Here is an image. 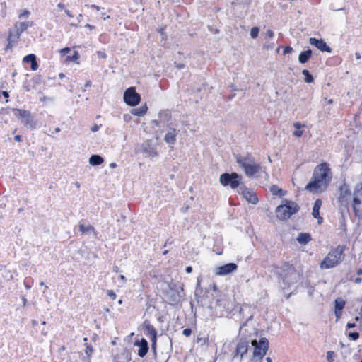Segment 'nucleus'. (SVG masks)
I'll return each mask as SVG.
<instances>
[{
  "label": "nucleus",
  "instance_id": "f257e3e1",
  "mask_svg": "<svg viewBox=\"0 0 362 362\" xmlns=\"http://www.w3.org/2000/svg\"><path fill=\"white\" fill-rule=\"evenodd\" d=\"M332 177L329 165L326 162L319 164L315 168L312 179L305 189L311 192H323L330 183Z\"/></svg>",
  "mask_w": 362,
  "mask_h": 362
},
{
  "label": "nucleus",
  "instance_id": "f03ea898",
  "mask_svg": "<svg viewBox=\"0 0 362 362\" xmlns=\"http://www.w3.org/2000/svg\"><path fill=\"white\" fill-rule=\"evenodd\" d=\"M276 272L282 280L284 284L283 288H288L300 279L299 272L291 264H284L278 269Z\"/></svg>",
  "mask_w": 362,
  "mask_h": 362
},
{
  "label": "nucleus",
  "instance_id": "7ed1b4c3",
  "mask_svg": "<svg viewBox=\"0 0 362 362\" xmlns=\"http://www.w3.org/2000/svg\"><path fill=\"white\" fill-rule=\"evenodd\" d=\"M235 160L239 166L243 168L248 177H252L262 170L260 164L255 163L254 158L249 154L237 155Z\"/></svg>",
  "mask_w": 362,
  "mask_h": 362
},
{
  "label": "nucleus",
  "instance_id": "20e7f679",
  "mask_svg": "<svg viewBox=\"0 0 362 362\" xmlns=\"http://www.w3.org/2000/svg\"><path fill=\"white\" fill-rule=\"evenodd\" d=\"M345 247L338 245L332 250L320 263L321 269H330L337 266L344 259Z\"/></svg>",
  "mask_w": 362,
  "mask_h": 362
},
{
  "label": "nucleus",
  "instance_id": "39448f33",
  "mask_svg": "<svg viewBox=\"0 0 362 362\" xmlns=\"http://www.w3.org/2000/svg\"><path fill=\"white\" fill-rule=\"evenodd\" d=\"M33 23L32 21H17L14 24L13 30L9 31L6 49H11L19 40L21 33L25 31L28 28L33 27Z\"/></svg>",
  "mask_w": 362,
  "mask_h": 362
},
{
  "label": "nucleus",
  "instance_id": "423d86ee",
  "mask_svg": "<svg viewBox=\"0 0 362 362\" xmlns=\"http://www.w3.org/2000/svg\"><path fill=\"white\" fill-rule=\"evenodd\" d=\"M299 206L293 202L284 200L283 204L276 209V217L280 220L288 219L293 214L297 213Z\"/></svg>",
  "mask_w": 362,
  "mask_h": 362
},
{
  "label": "nucleus",
  "instance_id": "0eeeda50",
  "mask_svg": "<svg viewBox=\"0 0 362 362\" xmlns=\"http://www.w3.org/2000/svg\"><path fill=\"white\" fill-rule=\"evenodd\" d=\"M352 208L354 215L359 219H362V183L357 184L352 200Z\"/></svg>",
  "mask_w": 362,
  "mask_h": 362
},
{
  "label": "nucleus",
  "instance_id": "6e6552de",
  "mask_svg": "<svg viewBox=\"0 0 362 362\" xmlns=\"http://www.w3.org/2000/svg\"><path fill=\"white\" fill-rule=\"evenodd\" d=\"M242 176L236 173H225L220 175L219 182L224 186H230L232 189H236L241 183Z\"/></svg>",
  "mask_w": 362,
  "mask_h": 362
},
{
  "label": "nucleus",
  "instance_id": "1a4fd4ad",
  "mask_svg": "<svg viewBox=\"0 0 362 362\" xmlns=\"http://www.w3.org/2000/svg\"><path fill=\"white\" fill-rule=\"evenodd\" d=\"M14 115L21 120V123L23 124L27 128L33 129L36 126V121L34 119L31 113L29 111L13 109V110Z\"/></svg>",
  "mask_w": 362,
  "mask_h": 362
},
{
  "label": "nucleus",
  "instance_id": "9d476101",
  "mask_svg": "<svg viewBox=\"0 0 362 362\" xmlns=\"http://www.w3.org/2000/svg\"><path fill=\"white\" fill-rule=\"evenodd\" d=\"M252 345L254 346V357H257L261 359L267 353L269 347V341L266 338H262L259 342L256 340L252 341Z\"/></svg>",
  "mask_w": 362,
  "mask_h": 362
},
{
  "label": "nucleus",
  "instance_id": "9b49d317",
  "mask_svg": "<svg viewBox=\"0 0 362 362\" xmlns=\"http://www.w3.org/2000/svg\"><path fill=\"white\" fill-rule=\"evenodd\" d=\"M124 102L130 106H135L138 105L141 100V96L136 92L134 87L127 88L124 93Z\"/></svg>",
  "mask_w": 362,
  "mask_h": 362
},
{
  "label": "nucleus",
  "instance_id": "f8f14e48",
  "mask_svg": "<svg viewBox=\"0 0 362 362\" xmlns=\"http://www.w3.org/2000/svg\"><path fill=\"white\" fill-rule=\"evenodd\" d=\"M168 132L164 136V141L171 147L173 148V145L176 142V137L180 132L179 129H176L171 127L170 124L168 126Z\"/></svg>",
  "mask_w": 362,
  "mask_h": 362
},
{
  "label": "nucleus",
  "instance_id": "ddd939ff",
  "mask_svg": "<svg viewBox=\"0 0 362 362\" xmlns=\"http://www.w3.org/2000/svg\"><path fill=\"white\" fill-rule=\"evenodd\" d=\"M238 266L235 263H228L224 265L218 267L216 269V274L219 276H225L235 272Z\"/></svg>",
  "mask_w": 362,
  "mask_h": 362
},
{
  "label": "nucleus",
  "instance_id": "4468645a",
  "mask_svg": "<svg viewBox=\"0 0 362 362\" xmlns=\"http://www.w3.org/2000/svg\"><path fill=\"white\" fill-rule=\"evenodd\" d=\"M339 202L343 204H347L348 201L350 199L351 192L349 186L344 183L339 188Z\"/></svg>",
  "mask_w": 362,
  "mask_h": 362
},
{
  "label": "nucleus",
  "instance_id": "2eb2a0df",
  "mask_svg": "<svg viewBox=\"0 0 362 362\" xmlns=\"http://www.w3.org/2000/svg\"><path fill=\"white\" fill-rule=\"evenodd\" d=\"M240 190L241 191V194L244 197V198L249 202L252 204H256L258 202V198L256 194L251 189L245 187H240Z\"/></svg>",
  "mask_w": 362,
  "mask_h": 362
},
{
  "label": "nucleus",
  "instance_id": "dca6fc26",
  "mask_svg": "<svg viewBox=\"0 0 362 362\" xmlns=\"http://www.w3.org/2000/svg\"><path fill=\"white\" fill-rule=\"evenodd\" d=\"M309 42L311 45L316 47L321 52H331V48L326 44L322 39H316L310 37Z\"/></svg>",
  "mask_w": 362,
  "mask_h": 362
},
{
  "label": "nucleus",
  "instance_id": "f3484780",
  "mask_svg": "<svg viewBox=\"0 0 362 362\" xmlns=\"http://www.w3.org/2000/svg\"><path fill=\"white\" fill-rule=\"evenodd\" d=\"M135 346L139 347L138 350V355L139 357H144L148 351V344L145 339H141V341H137L134 344Z\"/></svg>",
  "mask_w": 362,
  "mask_h": 362
},
{
  "label": "nucleus",
  "instance_id": "a211bd4d",
  "mask_svg": "<svg viewBox=\"0 0 362 362\" xmlns=\"http://www.w3.org/2000/svg\"><path fill=\"white\" fill-rule=\"evenodd\" d=\"M142 151L148 156L155 157L158 155L157 150L150 141H145L142 145Z\"/></svg>",
  "mask_w": 362,
  "mask_h": 362
},
{
  "label": "nucleus",
  "instance_id": "6ab92c4d",
  "mask_svg": "<svg viewBox=\"0 0 362 362\" xmlns=\"http://www.w3.org/2000/svg\"><path fill=\"white\" fill-rule=\"evenodd\" d=\"M249 346V342L246 340H241L237 344L235 349V356H240V358L247 353Z\"/></svg>",
  "mask_w": 362,
  "mask_h": 362
},
{
  "label": "nucleus",
  "instance_id": "aec40b11",
  "mask_svg": "<svg viewBox=\"0 0 362 362\" xmlns=\"http://www.w3.org/2000/svg\"><path fill=\"white\" fill-rule=\"evenodd\" d=\"M322 206V201L320 199L315 200L314 206L313 207L312 215L315 218H317L318 223L320 224L322 222V218L320 216V209Z\"/></svg>",
  "mask_w": 362,
  "mask_h": 362
},
{
  "label": "nucleus",
  "instance_id": "412c9836",
  "mask_svg": "<svg viewBox=\"0 0 362 362\" xmlns=\"http://www.w3.org/2000/svg\"><path fill=\"white\" fill-rule=\"evenodd\" d=\"M312 55V51L308 49L306 51L302 52L298 57V61L301 64H304L308 61Z\"/></svg>",
  "mask_w": 362,
  "mask_h": 362
},
{
  "label": "nucleus",
  "instance_id": "4be33fe9",
  "mask_svg": "<svg viewBox=\"0 0 362 362\" xmlns=\"http://www.w3.org/2000/svg\"><path fill=\"white\" fill-rule=\"evenodd\" d=\"M103 158L99 155H92L89 158V163L91 165H99L103 163Z\"/></svg>",
  "mask_w": 362,
  "mask_h": 362
},
{
  "label": "nucleus",
  "instance_id": "5701e85b",
  "mask_svg": "<svg viewBox=\"0 0 362 362\" xmlns=\"http://www.w3.org/2000/svg\"><path fill=\"white\" fill-rule=\"evenodd\" d=\"M147 110H148V107L145 105H142L138 108L132 109L131 113L132 115H134L136 116H143L146 112Z\"/></svg>",
  "mask_w": 362,
  "mask_h": 362
},
{
  "label": "nucleus",
  "instance_id": "b1692460",
  "mask_svg": "<svg viewBox=\"0 0 362 362\" xmlns=\"http://www.w3.org/2000/svg\"><path fill=\"white\" fill-rule=\"evenodd\" d=\"M311 240L310 235L308 233H300L298 234L297 240L300 244H307Z\"/></svg>",
  "mask_w": 362,
  "mask_h": 362
},
{
  "label": "nucleus",
  "instance_id": "393cba45",
  "mask_svg": "<svg viewBox=\"0 0 362 362\" xmlns=\"http://www.w3.org/2000/svg\"><path fill=\"white\" fill-rule=\"evenodd\" d=\"M270 192L273 195H278L279 197H283L285 195V192L282 190V189L279 188L277 185H272L270 187Z\"/></svg>",
  "mask_w": 362,
  "mask_h": 362
},
{
  "label": "nucleus",
  "instance_id": "a878e982",
  "mask_svg": "<svg viewBox=\"0 0 362 362\" xmlns=\"http://www.w3.org/2000/svg\"><path fill=\"white\" fill-rule=\"evenodd\" d=\"M170 117V112L168 110H163L160 112L158 118L162 122H167Z\"/></svg>",
  "mask_w": 362,
  "mask_h": 362
},
{
  "label": "nucleus",
  "instance_id": "bb28decb",
  "mask_svg": "<svg viewBox=\"0 0 362 362\" xmlns=\"http://www.w3.org/2000/svg\"><path fill=\"white\" fill-rule=\"evenodd\" d=\"M78 227H79L80 231L83 234L90 232V231H92V232L95 231L94 228L92 226H90V225L86 226L83 223H80Z\"/></svg>",
  "mask_w": 362,
  "mask_h": 362
},
{
  "label": "nucleus",
  "instance_id": "cd10ccee",
  "mask_svg": "<svg viewBox=\"0 0 362 362\" xmlns=\"http://www.w3.org/2000/svg\"><path fill=\"white\" fill-rule=\"evenodd\" d=\"M146 329L148 332V333L151 334V340L155 342L156 340L157 333H156V331L155 328L153 327V326H152L151 325H147L146 326Z\"/></svg>",
  "mask_w": 362,
  "mask_h": 362
},
{
  "label": "nucleus",
  "instance_id": "c85d7f7f",
  "mask_svg": "<svg viewBox=\"0 0 362 362\" xmlns=\"http://www.w3.org/2000/svg\"><path fill=\"white\" fill-rule=\"evenodd\" d=\"M345 301L341 298H338L335 300V310H342L345 306Z\"/></svg>",
  "mask_w": 362,
  "mask_h": 362
},
{
  "label": "nucleus",
  "instance_id": "c756f323",
  "mask_svg": "<svg viewBox=\"0 0 362 362\" xmlns=\"http://www.w3.org/2000/svg\"><path fill=\"white\" fill-rule=\"evenodd\" d=\"M302 74L305 76V81L306 83H311L313 81V76L309 73V71L306 69H304L302 71Z\"/></svg>",
  "mask_w": 362,
  "mask_h": 362
},
{
  "label": "nucleus",
  "instance_id": "7c9ffc66",
  "mask_svg": "<svg viewBox=\"0 0 362 362\" xmlns=\"http://www.w3.org/2000/svg\"><path fill=\"white\" fill-rule=\"evenodd\" d=\"M35 60H36V57L34 54H30L28 55H26L23 59V62L25 63H32V62H34Z\"/></svg>",
  "mask_w": 362,
  "mask_h": 362
},
{
  "label": "nucleus",
  "instance_id": "2f4dec72",
  "mask_svg": "<svg viewBox=\"0 0 362 362\" xmlns=\"http://www.w3.org/2000/svg\"><path fill=\"white\" fill-rule=\"evenodd\" d=\"M30 15V12L27 9H23L20 11V13L18 15V18L22 19L23 18H28Z\"/></svg>",
  "mask_w": 362,
  "mask_h": 362
},
{
  "label": "nucleus",
  "instance_id": "473e14b6",
  "mask_svg": "<svg viewBox=\"0 0 362 362\" xmlns=\"http://www.w3.org/2000/svg\"><path fill=\"white\" fill-rule=\"evenodd\" d=\"M259 28L257 27H254L250 30V36L252 38L255 39L258 36Z\"/></svg>",
  "mask_w": 362,
  "mask_h": 362
},
{
  "label": "nucleus",
  "instance_id": "72a5a7b5",
  "mask_svg": "<svg viewBox=\"0 0 362 362\" xmlns=\"http://www.w3.org/2000/svg\"><path fill=\"white\" fill-rule=\"evenodd\" d=\"M349 337L353 341H356L359 338V334L358 332H350L349 334Z\"/></svg>",
  "mask_w": 362,
  "mask_h": 362
},
{
  "label": "nucleus",
  "instance_id": "f704fd0d",
  "mask_svg": "<svg viewBox=\"0 0 362 362\" xmlns=\"http://www.w3.org/2000/svg\"><path fill=\"white\" fill-rule=\"evenodd\" d=\"M334 356V353L333 351H327V361L329 362H332L333 360Z\"/></svg>",
  "mask_w": 362,
  "mask_h": 362
},
{
  "label": "nucleus",
  "instance_id": "c9c22d12",
  "mask_svg": "<svg viewBox=\"0 0 362 362\" xmlns=\"http://www.w3.org/2000/svg\"><path fill=\"white\" fill-rule=\"evenodd\" d=\"M93 349L92 346H86L85 352H86V354H87L88 356H90V354L93 353Z\"/></svg>",
  "mask_w": 362,
  "mask_h": 362
},
{
  "label": "nucleus",
  "instance_id": "e433bc0d",
  "mask_svg": "<svg viewBox=\"0 0 362 362\" xmlns=\"http://www.w3.org/2000/svg\"><path fill=\"white\" fill-rule=\"evenodd\" d=\"M107 294L109 297L112 298V299L116 298V294L112 290H107Z\"/></svg>",
  "mask_w": 362,
  "mask_h": 362
},
{
  "label": "nucleus",
  "instance_id": "4c0bfd02",
  "mask_svg": "<svg viewBox=\"0 0 362 362\" xmlns=\"http://www.w3.org/2000/svg\"><path fill=\"white\" fill-rule=\"evenodd\" d=\"M31 64V69L33 71H36L38 68V64H37V62L36 60H35L34 62H32Z\"/></svg>",
  "mask_w": 362,
  "mask_h": 362
},
{
  "label": "nucleus",
  "instance_id": "58836bf2",
  "mask_svg": "<svg viewBox=\"0 0 362 362\" xmlns=\"http://www.w3.org/2000/svg\"><path fill=\"white\" fill-rule=\"evenodd\" d=\"M182 333L185 337H189L192 334V330L191 329L187 328L183 330Z\"/></svg>",
  "mask_w": 362,
  "mask_h": 362
},
{
  "label": "nucleus",
  "instance_id": "ea45409f",
  "mask_svg": "<svg viewBox=\"0 0 362 362\" xmlns=\"http://www.w3.org/2000/svg\"><path fill=\"white\" fill-rule=\"evenodd\" d=\"M123 119L126 122H129L132 119V116L129 114H124L123 115Z\"/></svg>",
  "mask_w": 362,
  "mask_h": 362
},
{
  "label": "nucleus",
  "instance_id": "a19ab883",
  "mask_svg": "<svg viewBox=\"0 0 362 362\" xmlns=\"http://www.w3.org/2000/svg\"><path fill=\"white\" fill-rule=\"evenodd\" d=\"M293 127L297 129H300V128L302 127H304L305 125L304 124H301L300 122H296L295 123H293Z\"/></svg>",
  "mask_w": 362,
  "mask_h": 362
},
{
  "label": "nucleus",
  "instance_id": "79ce46f5",
  "mask_svg": "<svg viewBox=\"0 0 362 362\" xmlns=\"http://www.w3.org/2000/svg\"><path fill=\"white\" fill-rule=\"evenodd\" d=\"M293 134L296 137H300L303 135V131L296 130L293 132Z\"/></svg>",
  "mask_w": 362,
  "mask_h": 362
},
{
  "label": "nucleus",
  "instance_id": "37998d69",
  "mask_svg": "<svg viewBox=\"0 0 362 362\" xmlns=\"http://www.w3.org/2000/svg\"><path fill=\"white\" fill-rule=\"evenodd\" d=\"M334 313H335V315H336V317H337V320L339 319L341 316V314H342V310H334Z\"/></svg>",
  "mask_w": 362,
  "mask_h": 362
},
{
  "label": "nucleus",
  "instance_id": "c03bdc74",
  "mask_svg": "<svg viewBox=\"0 0 362 362\" xmlns=\"http://www.w3.org/2000/svg\"><path fill=\"white\" fill-rule=\"evenodd\" d=\"M99 129L100 126L95 124L90 128V130L93 132H96L99 130Z\"/></svg>",
  "mask_w": 362,
  "mask_h": 362
},
{
  "label": "nucleus",
  "instance_id": "a18cd8bd",
  "mask_svg": "<svg viewBox=\"0 0 362 362\" xmlns=\"http://www.w3.org/2000/svg\"><path fill=\"white\" fill-rule=\"evenodd\" d=\"M293 51V48L291 47H286L284 51V54H286L291 53Z\"/></svg>",
  "mask_w": 362,
  "mask_h": 362
},
{
  "label": "nucleus",
  "instance_id": "49530a36",
  "mask_svg": "<svg viewBox=\"0 0 362 362\" xmlns=\"http://www.w3.org/2000/svg\"><path fill=\"white\" fill-rule=\"evenodd\" d=\"M69 52H70V48H69V47H65L60 50V52L63 54H66L69 53Z\"/></svg>",
  "mask_w": 362,
  "mask_h": 362
},
{
  "label": "nucleus",
  "instance_id": "de8ad7c7",
  "mask_svg": "<svg viewBox=\"0 0 362 362\" xmlns=\"http://www.w3.org/2000/svg\"><path fill=\"white\" fill-rule=\"evenodd\" d=\"M266 35L267 36H268L269 37H272L274 36V33L272 30H268L266 33Z\"/></svg>",
  "mask_w": 362,
  "mask_h": 362
},
{
  "label": "nucleus",
  "instance_id": "09e8293b",
  "mask_svg": "<svg viewBox=\"0 0 362 362\" xmlns=\"http://www.w3.org/2000/svg\"><path fill=\"white\" fill-rule=\"evenodd\" d=\"M356 327L355 323H351V322H349V323H347V325H346V327H347L348 329L354 328V327Z\"/></svg>",
  "mask_w": 362,
  "mask_h": 362
},
{
  "label": "nucleus",
  "instance_id": "8fccbe9b",
  "mask_svg": "<svg viewBox=\"0 0 362 362\" xmlns=\"http://www.w3.org/2000/svg\"><path fill=\"white\" fill-rule=\"evenodd\" d=\"M175 64L176 67L179 69H181L185 67V65L183 64H178V63L175 62Z\"/></svg>",
  "mask_w": 362,
  "mask_h": 362
},
{
  "label": "nucleus",
  "instance_id": "3c124183",
  "mask_svg": "<svg viewBox=\"0 0 362 362\" xmlns=\"http://www.w3.org/2000/svg\"><path fill=\"white\" fill-rule=\"evenodd\" d=\"M119 279L121 280L122 284H124L127 281V279H126L125 276H124V275H120Z\"/></svg>",
  "mask_w": 362,
  "mask_h": 362
},
{
  "label": "nucleus",
  "instance_id": "603ef678",
  "mask_svg": "<svg viewBox=\"0 0 362 362\" xmlns=\"http://www.w3.org/2000/svg\"><path fill=\"white\" fill-rule=\"evenodd\" d=\"M153 123L155 124L156 126H159L162 122H160V119H155L153 121Z\"/></svg>",
  "mask_w": 362,
  "mask_h": 362
},
{
  "label": "nucleus",
  "instance_id": "864d4df0",
  "mask_svg": "<svg viewBox=\"0 0 362 362\" xmlns=\"http://www.w3.org/2000/svg\"><path fill=\"white\" fill-rule=\"evenodd\" d=\"M185 271L187 273L189 274L192 272V267L190 266L187 267Z\"/></svg>",
  "mask_w": 362,
  "mask_h": 362
},
{
  "label": "nucleus",
  "instance_id": "5fc2aeb1",
  "mask_svg": "<svg viewBox=\"0 0 362 362\" xmlns=\"http://www.w3.org/2000/svg\"><path fill=\"white\" fill-rule=\"evenodd\" d=\"M76 59H78V53L75 52L74 55L71 58H70L69 60L73 61Z\"/></svg>",
  "mask_w": 362,
  "mask_h": 362
},
{
  "label": "nucleus",
  "instance_id": "6e6d98bb",
  "mask_svg": "<svg viewBox=\"0 0 362 362\" xmlns=\"http://www.w3.org/2000/svg\"><path fill=\"white\" fill-rule=\"evenodd\" d=\"M344 216H341V218L340 219V223H341V226H345V223H344Z\"/></svg>",
  "mask_w": 362,
  "mask_h": 362
},
{
  "label": "nucleus",
  "instance_id": "4d7b16f0",
  "mask_svg": "<svg viewBox=\"0 0 362 362\" xmlns=\"http://www.w3.org/2000/svg\"><path fill=\"white\" fill-rule=\"evenodd\" d=\"M15 140H16V141H18V142L21 141V136H20V135H17V136H15Z\"/></svg>",
  "mask_w": 362,
  "mask_h": 362
},
{
  "label": "nucleus",
  "instance_id": "13d9d810",
  "mask_svg": "<svg viewBox=\"0 0 362 362\" xmlns=\"http://www.w3.org/2000/svg\"><path fill=\"white\" fill-rule=\"evenodd\" d=\"M85 27H86V28H88V29H90V30H93V29H94V28H95L93 25H90V24H86V25H85Z\"/></svg>",
  "mask_w": 362,
  "mask_h": 362
},
{
  "label": "nucleus",
  "instance_id": "bf43d9fd",
  "mask_svg": "<svg viewBox=\"0 0 362 362\" xmlns=\"http://www.w3.org/2000/svg\"><path fill=\"white\" fill-rule=\"evenodd\" d=\"M90 7L95 8L97 11H100V8L98 6H96L95 4L91 5Z\"/></svg>",
  "mask_w": 362,
  "mask_h": 362
},
{
  "label": "nucleus",
  "instance_id": "052dcab7",
  "mask_svg": "<svg viewBox=\"0 0 362 362\" xmlns=\"http://www.w3.org/2000/svg\"><path fill=\"white\" fill-rule=\"evenodd\" d=\"M361 281H362V280H361V279L360 277H358V278H356V279L354 280V282H355L356 284H360V283L361 282Z\"/></svg>",
  "mask_w": 362,
  "mask_h": 362
},
{
  "label": "nucleus",
  "instance_id": "680f3d73",
  "mask_svg": "<svg viewBox=\"0 0 362 362\" xmlns=\"http://www.w3.org/2000/svg\"><path fill=\"white\" fill-rule=\"evenodd\" d=\"M57 7L60 9H63L64 8L65 6L64 4H62V3H59L58 5H57Z\"/></svg>",
  "mask_w": 362,
  "mask_h": 362
},
{
  "label": "nucleus",
  "instance_id": "e2e57ef3",
  "mask_svg": "<svg viewBox=\"0 0 362 362\" xmlns=\"http://www.w3.org/2000/svg\"><path fill=\"white\" fill-rule=\"evenodd\" d=\"M91 86V81H86V83H85V85H84V86H85L86 88L89 87V86Z\"/></svg>",
  "mask_w": 362,
  "mask_h": 362
},
{
  "label": "nucleus",
  "instance_id": "0e129e2a",
  "mask_svg": "<svg viewBox=\"0 0 362 362\" xmlns=\"http://www.w3.org/2000/svg\"><path fill=\"white\" fill-rule=\"evenodd\" d=\"M65 13L69 17H73L69 10H65Z\"/></svg>",
  "mask_w": 362,
  "mask_h": 362
},
{
  "label": "nucleus",
  "instance_id": "69168bd1",
  "mask_svg": "<svg viewBox=\"0 0 362 362\" xmlns=\"http://www.w3.org/2000/svg\"><path fill=\"white\" fill-rule=\"evenodd\" d=\"M116 166H117V164H116L115 163H111L110 164V167L111 168H116Z\"/></svg>",
  "mask_w": 362,
  "mask_h": 362
},
{
  "label": "nucleus",
  "instance_id": "338daca9",
  "mask_svg": "<svg viewBox=\"0 0 362 362\" xmlns=\"http://www.w3.org/2000/svg\"><path fill=\"white\" fill-rule=\"evenodd\" d=\"M356 273H357V274H358V276L362 275V269H361V268H360V269H358L357 270V272H356Z\"/></svg>",
  "mask_w": 362,
  "mask_h": 362
},
{
  "label": "nucleus",
  "instance_id": "774afa93",
  "mask_svg": "<svg viewBox=\"0 0 362 362\" xmlns=\"http://www.w3.org/2000/svg\"><path fill=\"white\" fill-rule=\"evenodd\" d=\"M113 272H119V267L117 266H115L113 267Z\"/></svg>",
  "mask_w": 362,
  "mask_h": 362
}]
</instances>
